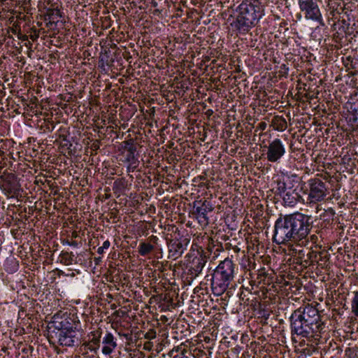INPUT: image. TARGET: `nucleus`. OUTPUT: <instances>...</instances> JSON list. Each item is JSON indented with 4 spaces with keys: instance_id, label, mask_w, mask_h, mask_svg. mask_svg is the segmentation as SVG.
I'll list each match as a JSON object with an SVG mask.
<instances>
[{
    "instance_id": "1",
    "label": "nucleus",
    "mask_w": 358,
    "mask_h": 358,
    "mask_svg": "<svg viewBox=\"0 0 358 358\" xmlns=\"http://www.w3.org/2000/svg\"><path fill=\"white\" fill-rule=\"evenodd\" d=\"M273 241L278 245L300 242L310 234L313 227L310 216L295 213L282 215L275 222Z\"/></svg>"
},
{
    "instance_id": "2",
    "label": "nucleus",
    "mask_w": 358,
    "mask_h": 358,
    "mask_svg": "<svg viewBox=\"0 0 358 358\" xmlns=\"http://www.w3.org/2000/svg\"><path fill=\"white\" fill-rule=\"evenodd\" d=\"M289 320L292 336L296 335L309 341L321 337L324 324L316 308L310 305L301 307L292 313Z\"/></svg>"
},
{
    "instance_id": "3",
    "label": "nucleus",
    "mask_w": 358,
    "mask_h": 358,
    "mask_svg": "<svg viewBox=\"0 0 358 358\" xmlns=\"http://www.w3.org/2000/svg\"><path fill=\"white\" fill-rule=\"evenodd\" d=\"M238 15L232 25L239 33L246 34L255 27L264 15V9L257 1L246 0L242 2L237 9Z\"/></svg>"
},
{
    "instance_id": "4",
    "label": "nucleus",
    "mask_w": 358,
    "mask_h": 358,
    "mask_svg": "<svg viewBox=\"0 0 358 358\" xmlns=\"http://www.w3.org/2000/svg\"><path fill=\"white\" fill-rule=\"evenodd\" d=\"M236 264L229 258L222 261L214 270L211 289L216 296H221L229 287L235 276Z\"/></svg>"
},
{
    "instance_id": "5",
    "label": "nucleus",
    "mask_w": 358,
    "mask_h": 358,
    "mask_svg": "<svg viewBox=\"0 0 358 358\" xmlns=\"http://www.w3.org/2000/svg\"><path fill=\"white\" fill-rule=\"evenodd\" d=\"M214 210L210 201H195L193 203V208L190 212L189 217L196 219L201 227H206L209 224V218L208 213H211Z\"/></svg>"
},
{
    "instance_id": "6",
    "label": "nucleus",
    "mask_w": 358,
    "mask_h": 358,
    "mask_svg": "<svg viewBox=\"0 0 358 358\" xmlns=\"http://www.w3.org/2000/svg\"><path fill=\"white\" fill-rule=\"evenodd\" d=\"M309 187L308 200L310 203H317L323 201L329 194L325 182L320 178H311L308 181Z\"/></svg>"
},
{
    "instance_id": "7",
    "label": "nucleus",
    "mask_w": 358,
    "mask_h": 358,
    "mask_svg": "<svg viewBox=\"0 0 358 358\" xmlns=\"http://www.w3.org/2000/svg\"><path fill=\"white\" fill-rule=\"evenodd\" d=\"M300 10L304 13L305 17L324 26L322 14L317 4L313 0H299Z\"/></svg>"
},
{
    "instance_id": "8",
    "label": "nucleus",
    "mask_w": 358,
    "mask_h": 358,
    "mask_svg": "<svg viewBox=\"0 0 358 358\" xmlns=\"http://www.w3.org/2000/svg\"><path fill=\"white\" fill-rule=\"evenodd\" d=\"M61 331L59 334V343L61 345L67 347H73L78 345L81 343V334L76 328L62 329V325L60 324Z\"/></svg>"
},
{
    "instance_id": "9",
    "label": "nucleus",
    "mask_w": 358,
    "mask_h": 358,
    "mask_svg": "<svg viewBox=\"0 0 358 358\" xmlns=\"http://www.w3.org/2000/svg\"><path fill=\"white\" fill-rule=\"evenodd\" d=\"M3 182L0 184V189L7 198H17L20 194V185L17 182L14 174L9 173L5 176H1Z\"/></svg>"
},
{
    "instance_id": "10",
    "label": "nucleus",
    "mask_w": 358,
    "mask_h": 358,
    "mask_svg": "<svg viewBox=\"0 0 358 358\" xmlns=\"http://www.w3.org/2000/svg\"><path fill=\"white\" fill-rule=\"evenodd\" d=\"M266 148V159L272 163L278 162L285 154V148L280 138H275L268 145L264 146Z\"/></svg>"
},
{
    "instance_id": "11",
    "label": "nucleus",
    "mask_w": 358,
    "mask_h": 358,
    "mask_svg": "<svg viewBox=\"0 0 358 358\" xmlns=\"http://www.w3.org/2000/svg\"><path fill=\"white\" fill-rule=\"evenodd\" d=\"M102 331L100 328L96 331H93L89 334V340L84 341L79 348V352L83 355H86L88 352L96 354L100 347V341Z\"/></svg>"
},
{
    "instance_id": "12",
    "label": "nucleus",
    "mask_w": 358,
    "mask_h": 358,
    "mask_svg": "<svg viewBox=\"0 0 358 358\" xmlns=\"http://www.w3.org/2000/svg\"><path fill=\"white\" fill-rule=\"evenodd\" d=\"M189 240L183 238L182 240H171L168 243L169 248V257L173 259H176L181 257L184 251L186 250Z\"/></svg>"
},
{
    "instance_id": "13",
    "label": "nucleus",
    "mask_w": 358,
    "mask_h": 358,
    "mask_svg": "<svg viewBox=\"0 0 358 358\" xmlns=\"http://www.w3.org/2000/svg\"><path fill=\"white\" fill-rule=\"evenodd\" d=\"M102 344L101 352L105 355H110L117 346L116 338L109 331H107L103 337Z\"/></svg>"
},
{
    "instance_id": "14",
    "label": "nucleus",
    "mask_w": 358,
    "mask_h": 358,
    "mask_svg": "<svg viewBox=\"0 0 358 358\" xmlns=\"http://www.w3.org/2000/svg\"><path fill=\"white\" fill-rule=\"evenodd\" d=\"M206 262L207 259L206 256L199 255L194 257L192 260L189 268L190 274L194 277L198 276L202 271Z\"/></svg>"
},
{
    "instance_id": "15",
    "label": "nucleus",
    "mask_w": 358,
    "mask_h": 358,
    "mask_svg": "<svg viewBox=\"0 0 358 358\" xmlns=\"http://www.w3.org/2000/svg\"><path fill=\"white\" fill-rule=\"evenodd\" d=\"M303 245L302 243L294 245L289 243L287 250L288 255L294 257L301 264H302L303 260H305L306 257V252L302 247Z\"/></svg>"
},
{
    "instance_id": "16",
    "label": "nucleus",
    "mask_w": 358,
    "mask_h": 358,
    "mask_svg": "<svg viewBox=\"0 0 358 358\" xmlns=\"http://www.w3.org/2000/svg\"><path fill=\"white\" fill-rule=\"evenodd\" d=\"M282 196L285 204L289 206H294L301 197L296 189H294L292 187H289V190Z\"/></svg>"
},
{
    "instance_id": "17",
    "label": "nucleus",
    "mask_w": 358,
    "mask_h": 358,
    "mask_svg": "<svg viewBox=\"0 0 358 358\" xmlns=\"http://www.w3.org/2000/svg\"><path fill=\"white\" fill-rule=\"evenodd\" d=\"M136 152V147H130L126 157V160L129 163L128 169L132 171L135 170L139 164V161L135 154Z\"/></svg>"
},
{
    "instance_id": "18",
    "label": "nucleus",
    "mask_w": 358,
    "mask_h": 358,
    "mask_svg": "<svg viewBox=\"0 0 358 358\" xmlns=\"http://www.w3.org/2000/svg\"><path fill=\"white\" fill-rule=\"evenodd\" d=\"M62 12L57 8H48L45 13V20H48V24H56L60 17H62Z\"/></svg>"
},
{
    "instance_id": "19",
    "label": "nucleus",
    "mask_w": 358,
    "mask_h": 358,
    "mask_svg": "<svg viewBox=\"0 0 358 358\" xmlns=\"http://www.w3.org/2000/svg\"><path fill=\"white\" fill-rule=\"evenodd\" d=\"M271 126L275 130L283 131L287 128V124L285 118L282 116L275 115L271 121Z\"/></svg>"
},
{
    "instance_id": "20",
    "label": "nucleus",
    "mask_w": 358,
    "mask_h": 358,
    "mask_svg": "<svg viewBox=\"0 0 358 358\" xmlns=\"http://www.w3.org/2000/svg\"><path fill=\"white\" fill-rule=\"evenodd\" d=\"M169 355L172 358H192L190 352H188L185 348L180 347L174 348L170 351Z\"/></svg>"
},
{
    "instance_id": "21",
    "label": "nucleus",
    "mask_w": 358,
    "mask_h": 358,
    "mask_svg": "<svg viewBox=\"0 0 358 358\" xmlns=\"http://www.w3.org/2000/svg\"><path fill=\"white\" fill-rule=\"evenodd\" d=\"M250 270L249 275L252 276V275H257V280H259L258 283L263 282L264 285L269 284V280L268 278V274L266 272L264 268L255 271V273H252Z\"/></svg>"
},
{
    "instance_id": "22",
    "label": "nucleus",
    "mask_w": 358,
    "mask_h": 358,
    "mask_svg": "<svg viewBox=\"0 0 358 358\" xmlns=\"http://www.w3.org/2000/svg\"><path fill=\"white\" fill-rule=\"evenodd\" d=\"M154 249L155 246L150 243L142 242L138 245V252L141 256H147Z\"/></svg>"
},
{
    "instance_id": "23",
    "label": "nucleus",
    "mask_w": 358,
    "mask_h": 358,
    "mask_svg": "<svg viewBox=\"0 0 358 358\" xmlns=\"http://www.w3.org/2000/svg\"><path fill=\"white\" fill-rule=\"evenodd\" d=\"M74 255L73 252L62 251L59 255L60 262L64 265L69 266L72 264L73 262Z\"/></svg>"
},
{
    "instance_id": "24",
    "label": "nucleus",
    "mask_w": 358,
    "mask_h": 358,
    "mask_svg": "<svg viewBox=\"0 0 358 358\" xmlns=\"http://www.w3.org/2000/svg\"><path fill=\"white\" fill-rule=\"evenodd\" d=\"M320 238H321V236H319L318 234H310V236L308 235L306 238L301 241L302 244H305L306 245L308 242H311L317 246Z\"/></svg>"
},
{
    "instance_id": "25",
    "label": "nucleus",
    "mask_w": 358,
    "mask_h": 358,
    "mask_svg": "<svg viewBox=\"0 0 358 358\" xmlns=\"http://www.w3.org/2000/svg\"><path fill=\"white\" fill-rule=\"evenodd\" d=\"M289 187L287 186V184L285 181H277V191L278 194H281L282 196L289 190Z\"/></svg>"
},
{
    "instance_id": "26",
    "label": "nucleus",
    "mask_w": 358,
    "mask_h": 358,
    "mask_svg": "<svg viewBox=\"0 0 358 358\" xmlns=\"http://www.w3.org/2000/svg\"><path fill=\"white\" fill-rule=\"evenodd\" d=\"M352 312L358 317V292H355V296L352 301Z\"/></svg>"
},
{
    "instance_id": "27",
    "label": "nucleus",
    "mask_w": 358,
    "mask_h": 358,
    "mask_svg": "<svg viewBox=\"0 0 358 358\" xmlns=\"http://www.w3.org/2000/svg\"><path fill=\"white\" fill-rule=\"evenodd\" d=\"M317 255L314 252H308V253H306V257L305 260H303V262H305L306 264H310L311 262H313V258H316Z\"/></svg>"
},
{
    "instance_id": "28",
    "label": "nucleus",
    "mask_w": 358,
    "mask_h": 358,
    "mask_svg": "<svg viewBox=\"0 0 358 358\" xmlns=\"http://www.w3.org/2000/svg\"><path fill=\"white\" fill-rule=\"evenodd\" d=\"M39 34H40L39 30H38L35 28H31L29 38H30L32 41H35L39 37Z\"/></svg>"
},
{
    "instance_id": "29",
    "label": "nucleus",
    "mask_w": 358,
    "mask_h": 358,
    "mask_svg": "<svg viewBox=\"0 0 358 358\" xmlns=\"http://www.w3.org/2000/svg\"><path fill=\"white\" fill-rule=\"evenodd\" d=\"M110 241L108 240L105 241L103 243V245L98 248L97 252L99 255H102L104 252V250L108 249L110 247Z\"/></svg>"
},
{
    "instance_id": "30",
    "label": "nucleus",
    "mask_w": 358,
    "mask_h": 358,
    "mask_svg": "<svg viewBox=\"0 0 358 358\" xmlns=\"http://www.w3.org/2000/svg\"><path fill=\"white\" fill-rule=\"evenodd\" d=\"M12 32L15 34H17V37L19 40H21L22 41H28L29 36L22 34L20 31H16L15 29H12Z\"/></svg>"
},
{
    "instance_id": "31",
    "label": "nucleus",
    "mask_w": 358,
    "mask_h": 358,
    "mask_svg": "<svg viewBox=\"0 0 358 358\" xmlns=\"http://www.w3.org/2000/svg\"><path fill=\"white\" fill-rule=\"evenodd\" d=\"M145 338L148 340H152L156 338V331L154 329H150L145 334Z\"/></svg>"
},
{
    "instance_id": "32",
    "label": "nucleus",
    "mask_w": 358,
    "mask_h": 358,
    "mask_svg": "<svg viewBox=\"0 0 358 358\" xmlns=\"http://www.w3.org/2000/svg\"><path fill=\"white\" fill-rule=\"evenodd\" d=\"M123 143L124 144V149L127 150V151H129V148L130 147H136L134 144V142H133V140L132 139H130L129 141H124Z\"/></svg>"
},
{
    "instance_id": "33",
    "label": "nucleus",
    "mask_w": 358,
    "mask_h": 358,
    "mask_svg": "<svg viewBox=\"0 0 358 358\" xmlns=\"http://www.w3.org/2000/svg\"><path fill=\"white\" fill-rule=\"evenodd\" d=\"M266 126H267V124L265 122H261L260 123L258 124L255 131L257 132V131H259V130L264 131L266 129Z\"/></svg>"
},
{
    "instance_id": "34",
    "label": "nucleus",
    "mask_w": 358,
    "mask_h": 358,
    "mask_svg": "<svg viewBox=\"0 0 358 358\" xmlns=\"http://www.w3.org/2000/svg\"><path fill=\"white\" fill-rule=\"evenodd\" d=\"M100 141L99 140L94 141L91 145V149L94 151H96L100 148Z\"/></svg>"
},
{
    "instance_id": "35",
    "label": "nucleus",
    "mask_w": 358,
    "mask_h": 358,
    "mask_svg": "<svg viewBox=\"0 0 358 358\" xmlns=\"http://www.w3.org/2000/svg\"><path fill=\"white\" fill-rule=\"evenodd\" d=\"M148 240H149L150 243L154 245H157V242H158L159 239L156 236L152 235L148 238Z\"/></svg>"
},
{
    "instance_id": "36",
    "label": "nucleus",
    "mask_w": 358,
    "mask_h": 358,
    "mask_svg": "<svg viewBox=\"0 0 358 358\" xmlns=\"http://www.w3.org/2000/svg\"><path fill=\"white\" fill-rule=\"evenodd\" d=\"M101 257H95L94 258V262H95L96 264H98L99 263V262H101Z\"/></svg>"
},
{
    "instance_id": "37",
    "label": "nucleus",
    "mask_w": 358,
    "mask_h": 358,
    "mask_svg": "<svg viewBox=\"0 0 358 358\" xmlns=\"http://www.w3.org/2000/svg\"><path fill=\"white\" fill-rule=\"evenodd\" d=\"M69 245H73L74 247L77 246L78 243L76 241H72L71 243H69Z\"/></svg>"
},
{
    "instance_id": "38",
    "label": "nucleus",
    "mask_w": 358,
    "mask_h": 358,
    "mask_svg": "<svg viewBox=\"0 0 358 358\" xmlns=\"http://www.w3.org/2000/svg\"><path fill=\"white\" fill-rule=\"evenodd\" d=\"M31 0H22V3L24 5H27V3H29Z\"/></svg>"
},
{
    "instance_id": "39",
    "label": "nucleus",
    "mask_w": 358,
    "mask_h": 358,
    "mask_svg": "<svg viewBox=\"0 0 358 358\" xmlns=\"http://www.w3.org/2000/svg\"><path fill=\"white\" fill-rule=\"evenodd\" d=\"M208 358V357H207Z\"/></svg>"
}]
</instances>
